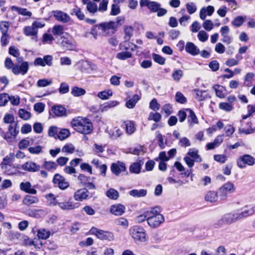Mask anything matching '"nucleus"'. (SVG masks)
<instances>
[{"instance_id":"1","label":"nucleus","mask_w":255,"mask_h":255,"mask_svg":"<svg viewBox=\"0 0 255 255\" xmlns=\"http://www.w3.org/2000/svg\"><path fill=\"white\" fill-rule=\"evenodd\" d=\"M255 213V205L250 207H246L241 210L238 209L225 214L219 220V224L221 225H231L243 218L252 216Z\"/></svg>"},{"instance_id":"2","label":"nucleus","mask_w":255,"mask_h":255,"mask_svg":"<svg viewBox=\"0 0 255 255\" xmlns=\"http://www.w3.org/2000/svg\"><path fill=\"white\" fill-rule=\"evenodd\" d=\"M71 125L75 130L84 134H90L93 130L92 123L89 122L87 119L80 118L73 119L71 122Z\"/></svg>"},{"instance_id":"3","label":"nucleus","mask_w":255,"mask_h":255,"mask_svg":"<svg viewBox=\"0 0 255 255\" xmlns=\"http://www.w3.org/2000/svg\"><path fill=\"white\" fill-rule=\"evenodd\" d=\"M159 213L157 207L149 208L147 224L151 228H156L164 222V217Z\"/></svg>"},{"instance_id":"4","label":"nucleus","mask_w":255,"mask_h":255,"mask_svg":"<svg viewBox=\"0 0 255 255\" xmlns=\"http://www.w3.org/2000/svg\"><path fill=\"white\" fill-rule=\"evenodd\" d=\"M129 234L136 243H144L147 240L145 230L139 226L131 227L129 229Z\"/></svg>"},{"instance_id":"5","label":"nucleus","mask_w":255,"mask_h":255,"mask_svg":"<svg viewBox=\"0 0 255 255\" xmlns=\"http://www.w3.org/2000/svg\"><path fill=\"white\" fill-rule=\"evenodd\" d=\"M236 190V187L234 184L229 181L223 184L218 190L219 197L222 200H225L227 198L228 193H233Z\"/></svg>"},{"instance_id":"6","label":"nucleus","mask_w":255,"mask_h":255,"mask_svg":"<svg viewBox=\"0 0 255 255\" xmlns=\"http://www.w3.org/2000/svg\"><path fill=\"white\" fill-rule=\"evenodd\" d=\"M117 23L114 21L102 23L99 24L98 28L102 31V35L109 36L113 34L117 27Z\"/></svg>"},{"instance_id":"7","label":"nucleus","mask_w":255,"mask_h":255,"mask_svg":"<svg viewBox=\"0 0 255 255\" xmlns=\"http://www.w3.org/2000/svg\"><path fill=\"white\" fill-rule=\"evenodd\" d=\"M90 232L100 240L111 241H113L114 239V234L112 232L100 230L95 227H92L90 230Z\"/></svg>"},{"instance_id":"8","label":"nucleus","mask_w":255,"mask_h":255,"mask_svg":"<svg viewBox=\"0 0 255 255\" xmlns=\"http://www.w3.org/2000/svg\"><path fill=\"white\" fill-rule=\"evenodd\" d=\"M255 163V158L250 154H244L237 160V166L240 168H244L246 165L253 166Z\"/></svg>"},{"instance_id":"9","label":"nucleus","mask_w":255,"mask_h":255,"mask_svg":"<svg viewBox=\"0 0 255 255\" xmlns=\"http://www.w3.org/2000/svg\"><path fill=\"white\" fill-rule=\"evenodd\" d=\"M53 182L55 186L58 187L61 190H65L69 186L68 182L66 181L65 178L59 174L54 175Z\"/></svg>"},{"instance_id":"10","label":"nucleus","mask_w":255,"mask_h":255,"mask_svg":"<svg viewBox=\"0 0 255 255\" xmlns=\"http://www.w3.org/2000/svg\"><path fill=\"white\" fill-rule=\"evenodd\" d=\"M61 41L60 42V45L64 49L67 50H72L74 47V45L73 44V41L70 35L65 32L64 35L61 37Z\"/></svg>"},{"instance_id":"11","label":"nucleus","mask_w":255,"mask_h":255,"mask_svg":"<svg viewBox=\"0 0 255 255\" xmlns=\"http://www.w3.org/2000/svg\"><path fill=\"white\" fill-rule=\"evenodd\" d=\"M53 57L51 55H47L43 57V58L40 57L36 58L33 64L35 66H40L44 67L45 65L51 66L52 65Z\"/></svg>"},{"instance_id":"12","label":"nucleus","mask_w":255,"mask_h":255,"mask_svg":"<svg viewBox=\"0 0 255 255\" xmlns=\"http://www.w3.org/2000/svg\"><path fill=\"white\" fill-rule=\"evenodd\" d=\"M17 168H21L26 171L35 172L40 170V166L34 162L29 161L21 165H19Z\"/></svg>"},{"instance_id":"13","label":"nucleus","mask_w":255,"mask_h":255,"mask_svg":"<svg viewBox=\"0 0 255 255\" xmlns=\"http://www.w3.org/2000/svg\"><path fill=\"white\" fill-rule=\"evenodd\" d=\"M29 65L27 62H23L20 65H16L12 68V72L14 75H25L28 71Z\"/></svg>"},{"instance_id":"14","label":"nucleus","mask_w":255,"mask_h":255,"mask_svg":"<svg viewBox=\"0 0 255 255\" xmlns=\"http://www.w3.org/2000/svg\"><path fill=\"white\" fill-rule=\"evenodd\" d=\"M111 170L113 174L116 176H119L122 172L126 171V167L124 163L118 161L112 164Z\"/></svg>"},{"instance_id":"15","label":"nucleus","mask_w":255,"mask_h":255,"mask_svg":"<svg viewBox=\"0 0 255 255\" xmlns=\"http://www.w3.org/2000/svg\"><path fill=\"white\" fill-rule=\"evenodd\" d=\"M58 205L60 209L63 210H72L76 208L75 204L72 202H60L59 201H54L51 203V206H54Z\"/></svg>"},{"instance_id":"16","label":"nucleus","mask_w":255,"mask_h":255,"mask_svg":"<svg viewBox=\"0 0 255 255\" xmlns=\"http://www.w3.org/2000/svg\"><path fill=\"white\" fill-rule=\"evenodd\" d=\"M50 114H53L57 117H62L66 116V110L61 105H55L51 107L50 111Z\"/></svg>"},{"instance_id":"17","label":"nucleus","mask_w":255,"mask_h":255,"mask_svg":"<svg viewBox=\"0 0 255 255\" xmlns=\"http://www.w3.org/2000/svg\"><path fill=\"white\" fill-rule=\"evenodd\" d=\"M53 12L54 17L59 21H61L63 23H66L68 22L70 19V16L67 13L62 11L55 10Z\"/></svg>"},{"instance_id":"18","label":"nucleus","mask_w":255,"mask_h":255,"mask_svg":"<svg viewBox=\"0 0 255 255\" xmlns=\"http://www.w3.org/2000/svg\"><path fill=\"white\" fill-rule=\"evenodd\" d=\"M220 31L223 37L222 41L227 44L231 43L232 41V39L229 35L230 31L229 27L226 25L222 26L221 28Z\"/></svg>"},{"instance_id":"19","label":"nucleus","mask_w":255,"mask_h":255,"mask_svg":"<svg viewBox=\"0 0 255 255\" xmlns=\"http://www.w3.org/2000/svg\"><path fill=\"white\" fill-rule=\"evenodd\" d=\"M186 51L193 56H195L200 53L199 49L192 42H188L185 45Z\"/></svg>"},{"instance_id":"20","label":"nucleus","mask_w":255,"mask_h":255,"mask_svg":"<svg viewBox=\"0 0 255 255\" xmlns=\"http://www.w3.org/2000/svg\"><path fill=\"white\" fill-rule=\"evenodd\" d=\"M88 193L89 192L87 189L85 188L80 189L75 193L74 198L76 201H81L88 197Z\"/></svg>"},{"instance_id":"21","label":"nucleus","mask_w":255,"mask_h":255,"mask_svg":"<svg viewBox=\"0 0 255 255\" xmlns=\"http://www.w3.org/2000/svg\"><path fill=\"white\" fill-rule=\"evenodd\" d=\"M20 189L27 193L36 194L37 191L32 188L31 183L29 182H21L19 185Z\"/></svg>"},{"instance_id":"22","label":"nucleus","mask_w":255,"mask_h":255,"mask_svg":"<svg viewBox=\"0 0 255 255\" xmlns=\"http://www.w3.org/2000/svg\"><path fill=\"white\" fill-rule=\"evenodd\" d=\"M215 10L214 7L213 6L209 5L207 7H203L200 9V17L202 20L206 19L207 14L211 16Z\"/></svg>"},{"instance_id":"23","label":"nucleus","mask_w":255,"mask_h":255,"mask_svg":"<svg viewBox=\"0 0 255 255\" xmlns=\"http://www.w3.org/2000/svg\"><path fill=\"white\" fill-rule=\"evenodd\" d=\"M24 34L27 36H34L33 39L37 41V29H36L34 26L32 25L31 26H26L23 29Z\"/></svg>"},{"instance_id":"24","label":"nucleus","mask_w":255,"mask_h":255,"mask_svg":"<svg viewBox=\"0 0 255 255\" xmlns=\"http://www.w3.org/2000/svg\"><path fill=\"white\" fill-rule=\"evenodd\" d=\"M125 207L122 204H117L111 206L110 212L116 216H121L124 213Z\"/></svg>"},{"instance_id":"25","label":"nucleus","mask_w":255,"mask_h":255,"mask_svg":"<svg viewBox=\"0 0 255 255\" xmlns=\"http://www.w3.org/2000/svg\"><path fill=\"white\" fill-rule=\"evenodd\" d=\"M10 9L12 11H16L18 14L23 16H27L28 17H31L32 15L31 12L28 11L27 9L25 8H22L15 5H13L10 7Z\"/></svg>"},{"instance_id":"26","label":"nucleus","mask_w":255,"mask_h":255,"mask_svg":"<svg viewBox=\"0 0 255 255\" xmlns=\"http://www.w3.org/2000/svg\"><path fill=\"white\" fill-rule=\"evenodd\" d=\"M193 91L195 94V98L199 101H203L208 97L206 91H202L199 89H195Z\"/></svg>"},{"instance_id":"27","label":"nucleus","mask_w":255,"mask_h":255,"mask_svg":"<svg viewBox=\"0 0 255 255\" xmlns=\"http://www.w3.org/2000/svg\"><path fill=\"white\" fill-rule=\"evenodd\" d=\"M218 198V193L214 191H209L205 195V201L211 203L217 201Z\"/></svg>"},{"instance_id":"28","label":"nucleus","mask_w":255,"mask_h":255,"mask_svg":"<svg viewBox=\"0 0 255 255\" xmlns=\"http://www.w3.org/2000/svg\"><path fill=\"white\" fill-rule=\"evenodd\" d=\"M187 155L190 157L192 159L197 162H200L202 161V158L198 154V150L194 148L189 149Z\"/></svg>"},{"instance_id":"29","label":"nucleus","mask_w":255,"mask_h":255,"mask_svg":"<svg viewBox=\"0 0 255 255\" xmlns=\"http://www.w3.org/2000/svg\"><path fill=\"white\" fill-rule=\"evenodd\" d=\"M129 194L134 198L143 197L146 195L147 190L144 189H133L129 192Z\"/></svg>"},{"instance_id":"30","label":"nucleus","mask_w":255,"mask_h":255,"mask_svg":"<svg viewBox=\"0 0 255 255\" xmlns=\"http://www.w3.org/2000/svg\"><path fill=\"white\" fill-rule=\"evenodd\" d=\"M188 113V121L190 126L198 123V120L195 115L194 112L191 109H187L186 110Z\"/></svg>"},{"instance_id":"31","label":"nucleus","mask_w":255,"mask_h":255,"mask_svg":"<svg viewBox=\"0 0 255 255\" xmlns=\"http://www.w3.org/2000/svg\"><path fill=\"white\" fill-rule=\"evenodd\" d=\"M139 100L140 97L138 95L135 94L132 98L126 102V106L128 109H132Z\"/></svg>"},{"instance_id":"32","label":"nucleus","mask_w":255,"mask_h":255,"mask_svg":"<svg viewBox=\"0 0 255 255\" xmlns=\"http://www.w3.org/2000/svg\"><path fill=\"white\" fill-rule=\"evenodd\" d=\"M39 202L38 198L31 195H26L23 200L24 204L27 206H30L34 203H37Z\"/></svg>"},{"instance_id":"33","label":"nucleus","mask_w":255,"mask_h":255,"mask_svg":"<svg viewBox=\"0 0 255 255\" xmlns=\"http://www.w3.org/2000/svg\"><path fill=\"white\" fill-rule=\"evenodd\" d=\"M50 235V231L44 228L40 229L37 231V237L40 239L45 240L49 237Z\"/></svg>"},{"instance_id":"34","label":"nucleus","mask_w":255,"mask_h":255,"mask_svg":"<svg viewBox=\"0 0 255 255\" xmlns=\"http://www.w3.org/2000/svg\"><path fill=\"white\" fill-rule=\"evenodd\" d=\"M8 132L13 136H17L19 133V127L17 123H11L8 127Z\"/></svg>"},{"instance_id":"35","label":"nucleus","mask_w":255,"mask_h":255,"mask_svg":"<svg viewBox=\"0 0 255 255\" xmlns=\"http://www.w3.org/2000/svg\"><path fill=\"white\" fill-rule=\"evenodd\" d=\"M52 32L55 36H62L65 33L64 32V26L61 25H54L52 28Z\"/></svg>"},{"instance_id":"36","label":"nucleus","mask_w":255,"mask_h":255,"mask_svg":"<svg viewBox=\"0 0 255 255\" xmlns=\"http://www.w3.org/2000/svg\"><path fill=\"white\" fill-rule=\"evenodd\" d=\"M124 31L125 34L124 36L125 42H128L133 35V28L131 26H126Z\"/></svg>"},{"instance_id":"37","label":"nucleus","mask_w":255,"mask_h":255,"mask_svg":"<svg viewBox=\"0 0 255 255\" xmlns=\"http://www.w3.org/2000/svg\"><path fill=\"white\" fill-rule=\"evenodd\" d=\"M70 14L71 15H75L79 20H83L85 17V15L81 8L77 6H75L71 10Z\"/></svg>"},{"instance_id":"38","label":"nucleus","mask_w":255,"mask_h":255,"mask_svg":"<svg viewBox=\"0 0 255 255\" xmlns=\"http://www.w3.org/2000/svg\"><path fill=\"white\" fill-rule=\"evenodd\" d=\"M71 93L74 97H80L85 95L86 91L83 88L75 86L72 88Z\"/></svg>"},{"instance_id":"39","label":"nucleus","mask_w":255,"mask_h":255,"mask_svg":"<svg viewBox=\"0 0 255 255\" xmlns=\"http://www.w3.org/2000/svg\"><path fill=\"white\" fill-rule=\"evenodd\" d=\"M149 213V208L145 210L142 214L137 216L135 218V221L137 223H140L146 220L148 218V215Z\"/></svg>"},{"instance_id":"40","label":"nucleus","mask_w":255,"mask_h":255,"mask_svg":"<svg viewBox=\"0 0 255 255\" xmlns=\"http://www.w3.org/2000/svg\"><path fill=\"white\" fill-rule=\"evenodd\" d=\"M87 10L92 15L98 11L97 4L94 1H89L87 3Z\"/></svg>"},{"instance_id":"41","label":"nucleus","mask_w":255,"mask_h":255,"mask_svg":"<svg viewBox=\"0 0 255 255\" xmlns=\"http://www.w3.org/2000/svg\"><path fill=\"white\" fill-rule=\"evenodd\" d=\"M141 164L138 162H134L129 168V171L135 174H138L140 172Z\"/></svg>"},{"instance_id":"42","label":"nucleus","mask_w":255,"mask_h":255,"mask_svg":"<svg viewBox=\"0 0 255 255\" xmlns=\"http://www.w3.org/2000/svg\"><path fill=\"white\" fill-rule=\"evenodd\" d=\"M183 75V72L180 69H175L172 73V78L176 82H179Z\"/></svg>"},{"instance_id":"43","label":"nucleus","mask_w":255,"mask_h":255,"mask_svg":"<svg viewBox=\"0 0 255 255\" xmlns=\"http://www.w3.org/2000/svg\"><path fill=\"white\" fill-rule=\"evenodd\" d=\"M14 153H10L6 155L3 159V161L1 162L2 165H10V164L13 162L14 158Z\"/></svg>"},{"instance_id":"44","label":"nucleus","mask_w":255,"mask_h":255,"mask_svg":"<svg viewBox=\"0 0 255 255\" xmlns=\"http://www.w3.org/2000/svg\"><path fill=\"white\" fill-rule=\"evenodd\" d=\"M106 195L110 199L116 200L119 196V193L116 190L110 188L107 191Z\"/></svg>"},{"instance_id":"45","label":"nucleus","mask_w":255,"mask_h":255,"mask_svg":"<svg viewBox=\"0 0 255 255\" xmlns=\"http://www.w3.org/2000/svg\"><path fill=\"white\" fill-rule=\"evenodd\" d=\"M70 133L68 129L66 128L62 129L58 132L57 138L61 140H64L69 136Z\"/></svg>"},{"instance_id":"46","label":"nucleus","mask_w":255,"mask_h":255,"mask_svg":"<svg viewBox=\"0 0 255 255\" xmlns=\"http://www.w3.org/2000/svg\"><path fill=\"white\" fill-rule=\"evenodd\" d=\"M213 89L216 92V96L220 98H224L225 93L224 87L220 85H215L213 87Z\"/></svg>"},{"instance_id":"47","label":"nucleus","mask_w":255,"mask_h":255,"mask_svg":"<svg viewBox=\"0 0 255 255\" xmlns=\"http://www.w3.org/2000/svg\"><path fill=\"white\" fill-rule=\"evenodd\" d=\"M245 19L246 17L238 16L232 21V24L234 26L240 27L244 22Z\"/></svg>"},{"instance_id":"48","label":"nucleus","mask_w":255,"mask_h":255,"mask_svg":"<svg viewBox=\"0 0 255 255\" xmlns=\"http://www.w3.org/2000/svg\"><path fill=\"white\" fill-rule=\"evenodd\" d=\"M113 95V92L111 90L104 91L100 92L98 94V97L102 100L108 99Z\"/></svg>"},{"instance_id":"49","label":"nucleus","mask_w":255,"mask_h":255,"mask_svg":"<svg viewBox=\"0 0 255 255\" xmlns=\"http://www.w3.org/2000/svg\"><path fill=\"white\" fill-rule=\"evenodd\" d=\"M43 167L47 170H54L57 168V164L53 161H45L43 164Z\"/></svg>"},{"instance_id":"50","label":"nucleus","mask_w":255,"mask_h":255,"mask_svg":"<svg viewBox=\"0 0 255 255\" xmlns=\"http://www.w3.org/2000/svg\"><path fill=\"white\" fill-rule=\"evenodd\" d=\"M125 126L127 133L130 134L134 132L135 128L134 126V124L131 121H128L125 122Z\"/></svg>"},{"instance_id":"51","label":"nucleus","mask_w":255,"mask_h":255,"mask_svg":"<svg viewBox=\"0 0 255 255\" xmlns=\"http://www.w3.org/2000/svg\"><path fill=\"white\" fill-rule=\"evenodd\" d=\"M18 114L19 117L24 120H28L31 117L30 113L23 109L19 110Z\"/></svg>"},{"instance_id":"52","label":"nucleus","mask_w":255,"mask_h":255,"mask_svg":"<svg viewBox=\"0 0 255 255\" xmlns=\"http://www.w3.org/2000/svg\"><path fill=\"white\" fill-rule=\"evenodd\" d=\"M131 53L129 52L124 51L117 54L116 57L120 60H125L131 57Z\"/></svg>"},{"instance_id":"53","label":"nucleus","mask_w":255,"mask_h":255,"mask_svg":"<svg viewBox=\"0 0 255 255\" xmlns=\"http://www.w3.org/2000/svg\"><path fill=\"white\" fill-rule=\"evenodd\" d=\"M161 116L159 113H150L148 120L149 121H153L155 122H158L161 120Z\"/></svg>"},{"instance_id":"54","label":"nucleus","mask_w":255,"mask_h":255,"mask_svg":"<svg viewBox=\"0 0 255 255\" xmlns=\"http://www.w3.org/2000/svg\"><path fill=\"white\" fill-rule=\"evenodd\" d=\"M186 7L187 12L190 14L195 13L197 10V7L195 3L192 2L187 3L186 4Z\"/></svg>"},{"instance_id":"55","label":"nucleus","mask_w":255,"mask_h":255,"mask_svg":"<svg viewBox=\"0 0 255 255\" xmlns=\"http://www.w3.org/2000/svg\"><path fill=\"white\" fill-rule=\"evenodd\" d=\"M75 150L74 146L71 144H66L62 148V151L66 153H72Z\"/></svg>"},{"instance_id":"56","label":"nucleus","mask_w":255,"mask_h":255,"mask_svg":"<svg viewBox=\"0 0 255 255\" xmlns=\"http://www.w3.org/2000/svg\"><path fill=\"white\" fill-rule=\"evenodd\" d=\"M219 107L220 109L226 112H230L233 109L232 104H229L228 103H221Z\"/></svg>"},{"instance_id":"57","label":"nucleus","mask_w":255,"mask_h":255,"mask_svg":"<svg viewBox=\"0 0 255 255\" xmlns=\"http://www.w3.org/2000/svg\"><path fill=\"white\" fill-rule=\"evenodd\" d=\"M9 29V24L7 21H2L0 22V30L1 34H7Z\"/></svg>"},{"instance_id":"58","label":"nucleus","mask_w":255,"mask_h":255,"mask_svg":"<svg viewBox=\"0 0 255 255\" xmlns=\"http://www.w3.org/2000/svg\"><path fill=\"white\" fill-rule=\"evenodd\" d=\"M115 223L118 226H121L127 228L128 226V220L124 218H120L115 221Z\"/></svg>"},{"instance_id":"59","label":"nucleus","mask_w":255,"mask_h":255,"mask_svg":"<svg viewBox=\"0 0 255 255\" xmlns=\"http://www.w3.org/2000/svg\"><path fill=\"white\" fill-rule=\"evenodd\" d=\"M9 96L8 94L3 93L0 95V106H5L9 101Z\"/></svg>"},{"instance_id":"60","label":"nucleus","mask_w":255,"mask_h":255,"mask_svg":"<svg viewBox=\"0 0 255 255\" xmlns=\"http://www.w3.org/2000/svg\"><path fill=\"white\" fill-rule=\"evenodd\" d=\"M175 100L177 102L180 104H184L187 102L185 97L180 92L176 93L175 95Z\"/></svg>"},{"instance_id":"61","label":"nucleus","mask_w":255,"mask_h":255,"mask_svg":"<svg viewBox=\"0 0 255 255\" xmlns=\"http://www.w3.org/2000/svg\"><path fill=\"white\" fill-rule=\"evenodd\" d=\"M160 7V4L155 1H150L148 4V8L153 12H156L158 8Z\"/></svg>"},{"instance_id":"62","label":"nucleus","mask_w":255,"mask_h":255,"mask_svg":"<svg viewBox=\"0 0 255 255\" xmlns=\"http://www.w3.org/2000/svg\"><path fill=\"white\" fill-rule=\"evenodd\" d=\"M2 136L8 143L13 142L16 137V136H12V135L10 134V133L8 131L4 132L2 135Z\"/></svg>"},{"instance_id":"63","label":"nucleus","mask_w":255,"mask_h":255,"mask_svg":"<svg viewBox=\"0 0 255 255\" xmlns=\"http://www.w3.org/2000/svg\"><path fill=\"white\" fill-rule=\"evenodd\" d=\"M152 58L154 61L160 65H164L165 64V59L157 54H153Z\"/></svg>"},{"instance_id":"64","label":"nucleus","mask_w":255,"mask_h":255,"mask_svg":"<svg viewBox=\"0 0 255 255\" xmlns=\"http://www.w3.org/2000/svg\"><path fill=\"white\" fill-rule=\"evenodd\" d=\"M179 144L183 147H186L191 145V142L188 138L183 137L179 139Z\"/></svg>"}]
</instances>
